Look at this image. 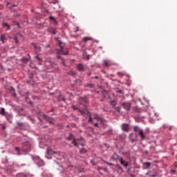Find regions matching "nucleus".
<instances>
[{"label":"nucleus","instance_id":"obj_1","mask_svg":"<svg viewBox=\"0 0 177 177\" xmlns=\"http://www.w3.org/2000/svg\"><path fill=\"white\" fill-rule=\"evenodd\" d=\"M80 102L77 107L73 106L74 110H78L80 112L81 115H85V114H89L88 110L86 109V104L84 103H88V98L86 97H81ZM84 102V103H83Z\"/></svg>","mask_w":177,"mask_h":177},{"label":"nucleus","instance_id":"obj_7","mask_svg":"<svg viewBox=\"0 0 177 177\" xmlns=\"http://www.w3.org/2000/svg\"><path fill=\"white\" fill-rule=\"evenodd\" d=\"M43 117L49 124H55L56 122V120L53 118H50L45 114L43 115Z\"/></svg>","mask_w":177,"mask_h":177},{"label":"nucleus","instance_id":"obj_45","mask_svg":"<svg viewBox=\"0 0 177 177\" xmlns=\"http://www.w3.org/2000/svg\"><path fill=\"white\" fill-rule=\"evenodd\" d=\"M72 75L73 76V77H75V73H72Z\"/></svg>","mask_w":177,"mask_h":177},{"label":"nucleus","instance_id":"obj_33","mask_svg":"<svg viewBox=\"0 0 177 177\" xmlns=\"http://www.w3.org/2000/svg\"><path fill=\"white\" fill-rule=\"evenodd\" d=\"M102 169H103V168H102L100 167H97V171H98L99 172H100V171H102Z\"/></svg>","mask_w":177,"mask_h":177},{"label":"nucleus","instance_id":"obj_23","mask_svg":"<svg viewBox=\"0 0 177 177\" xmlns=\"http://www.w3.org/2000/svg\"><path fill=\"white\" fill-rule=\"evenodd\" d=\"M33 45L36 52H41V47L37 46V44H33Z\"/></svg>","mask_w":177,"mask_h":177},{"label":"nucleus","instance_id":"obj_49","mask_svg":"<svg viewBox=\"0 0 177 177\" xmlns=\"http://www.w3.org/2000/svg\"><path fill=\"white\" fill-rule=\"evenodd\" d=\"M63 100H64V102H65V101H66V99H65V98H63Z\"/></svg>","mask_w":177,"mask_h":177},{"label":"nucleus","instance_id":"obj_44","mask_svg":"<svg viewBox=\"0 0 177 177\" xmlns=\"http://www.w3.org/2000/svg\"><path fill=\"white\" fill-rule=\"evenodd\" d=\"M50 64H51V66H53V65L55 64V63L50 62Z\"/></svg>","mask_w":177,"mask_h":177},{"label":"nucleus","instance_id":"obj_35","mask_svg":"<svg viewBox=\"0 0 177 177\" xmlns=\"http://www.w3.org/2000/svg\"><path fill=\"white\" fill-rule=\"evenodd\" d=\"M116 110H117V111H118V113H120V111H121V108L120 107H116Z\"/></svg>","mask_w":177,"mask_h":177},{"label":"nucleus","instance_id":"obj_29","mask_svg":"<svg viewBox=\"0 0 177 177\" xmlns=\"http://www.w3.org/2000/svg\"><path fill=\"white\" fill-rule=\"evenodd\" d=\"M75 84H77L78 85H82V82L80 80H76L75 81Z\"/></svg>","mask_w":177,"mask_h":177},{"label":"nucleus","instance_id":"obj_38","mask_svg":"<svg viewBox=\"0 0 177 177\" xmlns=\"http://www.w3.org/2000/svg\"><path fill=\"white\" fill-rule=\"evenodd\" d=\"M15 150H16L17 151H20V148L16 147H15Z\"/></svg>","mask_w":177,"mask_h":177},{"label":"nucleus","instance_id":"obj_10","mask_svg":"<svg viewBox=\"0 0 177 177\" xmlns=\"http://www.w3.org/2000/svg\"><path fill=\"white\" fill-rule=\"evenodd\" d=\"M122 131H124V132H128V131H129V125L125 123L122 124Z\"/></svg>","mask_w":177,"mask_h":177},{"label":"nucleus","instance_id":"obj_32","mask_svg":"<svg viewBox=\"0 0 177 177\" xmlns=\"http://www.w3.org/2000/svg\"><path fill=\"white\" fill-rule=\"evenodd\" d=\"M35 59H37V60H38L39 62H41L42 60V59H41V57H39V56H36Z\"/></svg>","mask_w":177,"mask_h":177},{"label":"nucleus","instance_id":"obj_28","mask_svg":"<svg viewBox=\"0 0 177 177\" xmlns=\"http://www.w3.org/2000/svg\"><path fill=\"white\" fill-rule=\"evenodd\" d=\"M116 167L118 168V171L119 172H122V171H124L123 169H122V167H121V166H120V165H118L116 166Z\"/></svg>","mask_w":177,"mask_h":177},{"label":"nucleus","instance_id":"obj_30","mask_svg":"<svg viewBox=\"0 0 177 177\" xmlns=\"http://www.w3.org/2000/svg\"><path fill=\"white\" fill-rule=\"evenodd\" d=\"M90 113H88V114H85V115H88L89 119H88V122H92V116H91V115H89Z\"/></svg>","mask_w":177,"mask_h":177},{"label":"nucleus","instance_id":"obj_26","mask_svg":"<svg viewBox=\"0 0 177 177\" xmlns=\"http://www.w3.org/2000/svg\"><path fill=\"white\" fill-rule=\"evenodd\" d=\"M80 151L81 154H84V153H86V151H88V149H86L85 148H82Z\"/></svg>","mask_w":177,"mask_h":177},{"label":"nucleus","instance_id":"obj_18","mask_svg":"<svg viewBox=\"0 0 177 177\" xmlns=\"http://www.w3.org/2000/svg\"><path fill=\"white\" fill-rule=\"evenodd\" d=\"M146 175H148L150 177H156L157 176V173H151V171H149L146 173Z\"/></svg>","mask_w":177,"mask_h":177},{"label":"nucleus","instance_id":"obj_20","mask_svg":"<svg viewBox=\"0 0 177 177\" xmlns=\"http://www.w3.org/2000/svg\"><path fill=\"white\" fill-rule=\"evenodd\" d=\"M8 113V112L5 111V109L4 108H1V112L0 114H1V115H6Z\"/></svg>","mask_w":177,"mask_h":177},{"label":"nucleus","instance_id":"obj_47","mask_svg":"<svg viewBox=\"0 0 177 177\" xmlns=\"http://www.w3.org/2000/svg\"><path fill=\"white\" fill-rule=\"evenodd\" d=\"M18 125L21 126V125H23V124H21V123H19V124H18Z\"/></svg>","mask_w":177,"mask_h":177},{"label":"nucleus","instance_id":"obj_39","mask_svg":"<svg viewBox=\"0 0 177 177\" xmlns=\"http://www.w3.org/2000/svg\"><path fill=\"white\" fill-rule=\"evenodd\" d=\"M94 127H99V123L94 124Z\"/></svg>","mask_w":177,"mask_h":177},{"label":"nucleus","instance_id":"obj_50","mask_svg":"<svg viewBox=\"0 0 177 177\" xmlns=\"http://www.w3.org/2000/svg\"><path fill=\"white\" fill-rule=\"evenodd\" d=\"M121 92H122L121 90H120V91H119V93H121Z\"/></svg>","mask_w":177,"mask_h":177},{"label":"nucleus","instance_id":"obj_51","mask_svg":"<svg viewBox=\"0 0 177 177\" xmlns=\"http://www.w3.org/2000/svg\"><path fill=\"white\" fill-rule=\"evenodd\" d=\"M7 6H9V3H8Z\"/></svg>","mask_w":177,"mask_h":177},{"label":"nucleus","instance_id":"obj_21","mask_svg":"<svg viewBox=\"0 0 177 177\" xmlns=\"http://www.w3.org/2000/svg\"><path fill=\"white\" fill-rule=\"evenodd\" d=\"M49 19L53 21V23H55V24H57V21H56V19H55L53 16H50Z\"/></svg>","mask_w":177,"mask_h":177},{"label":"nucleus","instance_id":"obj_5","mask_svg":"<svg viewBox=\"0 0 177 177\" xmlns=\"http://www.w3.org/2000/svg\"><path fill=\"white\" fill-rule=\"evenodd\" d=\"M133 132H138L139 136L141 138L142 140H145L146 139V136H145V133L143 132V130L138 126H134L133 127Z\"/></svg>","mask_w":177,"mask_h":177},{"label":"nucleus","instance_id":"obj_13","mask_svg":"<svg viewBox=\"0 0 177 177\" xmlns=\"http://www.w3.org/2000/svg\"><path fill=\"white\" fill-rule=\"evenodd\" d=\"M104 67H110L111 66V62L109 60L104 59L103 61Z\"/></svg>","mask_w":177,"mask_h":177},{"label":"nucleus","instance_id":"obj_31","mask_svg":"<svg viewBox=\"0 0 177 177\" xmlns=\"http://www.w3.org/2000/svg\"><path fill=\"white\" fill-rule=\"evenodd\" d=\"M118 75L119 77H120L121 78H122V77H124V73H121V72H119L118 73Z\"/></svg>","mask_w":177,"mask_h":177},{"label":"nucleus","instance_id":"obj_34","mask_svg":"<svg viewBox=\"0 0 177 177\" xmlns=\"http://www.w3.org/2000/svg\"><path fill=\"white\" fill-rule=\"evenodd\" d=\"M87 86H88V88H93V84H87Z\"/></svg>","mask_w":177,"mask_h":177},{"label":"nucleus","instance_id":"obj_22","mask_svg":"<svg viewBox=\"0 0 177 177\" xmlns=\"http://www.w3.org/2000/svg\"><path fill=\"white\" fill-rule=\"evenodd\" d=\"M3 26L6 27V30H10V26H9L6 22L3 23Z\"/></svg>","mask_w":177,"mask_h":177},{"label":"nucleus","instance_id":"obj_43","mask_svg":"<svg viewBox=\"0 0 177 177\" xmlns=\"http://www.w3.org/2000/svg\"><path fill=\"white\" fill-rule=\"evenodd\" d=\"M17 156H21V153H20V152L19 151V152L17 153Z\"/></svg>","mask_w":177,"mask_h":177},{"label":"nucleus","instance_id":"obj_17","mask_svg":"<svg viewBox=\"0 0 177 177\" xmlns=\"http://www.w3.org/2000/svg\"><path fill=\"white\" fill-rule=\"evenodd\" d=\"M49 32H51V34H53L55 35V34H57V31H56V29L55 28H50L48 29Z\"/></svg>","mask_w":177,"mask_h":177},{"label":"nucleus","instance_id":"obj_52","mask_svg":"<svg viewBox=\"0 0 177 177\" xmlns=\"http://www.w3.org/2000/svg\"><path fill=\"white\" fill-rule=\"evenodd\" d=\"M111 103H113V101H111Z\"/></svg>","mask_w":177,"mask_h":177},{"label":"nucleus","instance_id":"obj_2","mask_svg":"<svg viewBox=\"0 0 177 177\" xmlns=\"http://www.w3.org/2000/svg\"><path fill=\"white\" fill-rule=\"evenodd\" d=\"M55 40L57 41V44L59 48L56 49L57 55H64V56L68 55V50L67 49V48L64 47V43L59 40L58 37H56Z\"/></svg>","mask_w":177,"mask_h":177},{"label":"nucleus","instance_id":"obj_3","mask_svg":"<svg viewBox=\"0 0 177 177\" xmlns=\"http://www.w3.org/2000/svg\"><path fill=\"white\" fill-rule=\"evenodd\" d=\"M72 140V145L73 146H75V147H78V145H81L82 147H84V144L83 143H80V140H82L83 138L81 139H75L74 138V136L71 133L69 134L68 137L67 138L68 140Z\"/></svg>","mask_w":177,"mask_h":177},{"label":"nucleus","instance_id":"obj_19","mask_svg":"<svg viewBox=\"0 0 177 177\" xmlns=\"http://www.w3.org/2000/svg\"><path fill=\"white\" fill-rule=\"evenodd\" d=\"M6 36L5 35H1L0 40L2 41L3 44L5 43L6 41H7Z\"/></svg>","mask_w":177,"mask_h":177},{"label":"nucleus","instance_id":"obj_6","mask_svg":"<svg viewBox=\"0 0 177 177\" xmlns=\"http://www.w3.org/2000/svg\"><path fill=\"white\" fill-rule=\"evenodd\" d=\"M47 154L49 156H54L55 157H57L62 154L60 151H55L50 148H48L47 150Z\"/></svg>","mask_w":177,"mask_h":177},{"label":"nucleus","instance_id":"obj_37","mask_svg":"<svg viewBox=\"0 0 177 177\" xmlns=\"http://www.w3.org/2000/svg\"><path fill=\"white\" fill-rule=\"evenodd\" d=\"M170 172H171V174H175V172H176V170H174V169H171V170H170Z\"/></svg>","mask_w":177,"mask_h":177},{"label":"nucleus","instance_id":"obj_12","mask_svg":"<svg viewBox=\"0 0 177 177\" xmlns=\"http://www.w3.org/2000/svg\"><path fill=\"white\" fill-rule=\"evenodd\" d=\"M151 167V163L150 162H146L143 165V169H149Z\"/></svg>","mask_w":177,"mask_h":177},{"label":"nucleus","instance_id":"obj_48","mask_svg":"<svg viewBox=\"0 0 177 177\" xmlns=\"http://www.w3.org/2000/svg\"><path fill=\"white\" fill-rule=\"evenodd\" d=\"M95 78V80H97L98 77H97V76H96Z\"/></svg>","mask_w":177,"mask_h":177},{"label":"nucleus","instance_id":"obj_8","mask_svg":"<svg viewBox=\"0 0 177 177\" xmlns=\"http://www.w3.org/2000/svg\"><path fill=\"white\" fill-rule=\"evenodd\" d=\"M121 165H122L123 167H124V168H127L128 167V165H129V164L128 163V162L124 160V158L122 157L120 158L119 160Z\"/></svg>","mask_w":177,"mask_h":177},{"label":"nucleus","instance_id":"obj_46","mask_svg":"<svg viewBox=\"0 0 177 177\" xmlns=\"http://www.w3.org/2000/svg\"><path fill=\"white\" fill-rule=\"evenodd\" d=\"M46 48H49V44H47V45L46 46Z\"/></svg>","mask_w":177,"mask_h":177},{"label":"nucleus","instance_id":"obj_53","mask_svg":"<svg viewBox=\"0 0 177 177\" xmlns=\"http://www.w3.org/2000/svg\"><path fill=\"white\" fill-rule=\"evenodd\" d=\"M17 26H18V27H19V24H17Z\"/></svg>","mask_w":177,"mask_h":177},{"label":"nucleus","instance_id":"obj_14","mask_svg":"<svg viewBox=\"0 0 177 177\" xmlns=\"http://www.w3.org/2000/svg\"><path fill=\"white\" fill-rule=\"evenodd\" d=\"M77 68L79 71H85V69L84 68V65L82 64H79L77 65Z\"/></svg>","mask_w":177,"mask_h":177},{"label":"nucleus","instance_id":"obj_42","mask_svg":"<svg viewBox=\"0 0 177 177\" xmlns=\"http://www.w3.org/2000/svg\"><path fill=\"white\" fill-rule=\"evenodd\" d=\"M62 64H64V66H65V64H64V59H62Z\"/></svg>","mask_w":177,"mask_h":177},{"label":"nucleus","instance_id":"obj_54","mask_svg":"<svg viewBox=\"0 0 177 177\" xmlns=\"http://www.w3.org/2000/svg\"><path fill=\"white\" fill-rule=\"evenodd\" d=\"M3 129H5V127H3Z\"/></svg>","mask_w":177,"mask_h":177},{"label":"nucleus","instance_id":"obj_41","mask_svg":"<svg viewBox=\"0 0 177 177\" xmlns=\"http://www.w3.org/2000/svg\"><path fill=\"white\" fill-rule=\"evenodd\" d=\"M57 59H62V57L60 55L57 56Z\"/></svg>","mask_w":177,"mask_h":177},{"label":"nucleus","instance_id":"obj_27","mask_svg":"<svg viewBox=\"0 0 177 177\" xmlns=\"http://www.w3.org/2000/svg\"><path fill=\"white\" fill-rule=\"evenodd\" d=\"M124 156H125V157H127V158H131V153L129 152H126L124 153Z\"/></svg>","mask_w":177,"mask_h":177},{"label":"nucleus","instance_id":"obj_16","mask_svg":"<svg viewBox=\"0 0 177 177\" xmlns=\"http://www.w3.org/2000/svg\"><path fill=\"white\" fill-rule=\"evenodd\" d=\"M123 107L124 109H125L126 110H130L131 109V103H124L123 104Z\"/></svg>","mask_w":177,"mask_h":177},{"label":"nucleus","instance_id":"obj_40","mask_svg":"<svg viewBox=\"0 0 177 177\" xmlns=\"http://www.w3.org/2000/svg\"><path fill=\"white\" fill-rule=\"evenodd\" d=\"M15 42L16 44H18L19 41L17 40V38H15Z\"/></svg>","mask_w":177,"mask_h":177},{"label":"nucleus","instance_id":"obj_15","mask_svg":"<svg viewBox=\"0 0 177 177\" xmlns=\"http://www.w3.org/2000/svg\"><path fill=\"white\" fill-rule=\"evenodd\" d=\"M120 158H121V157L120 156H118V154H117L115 153H114L112 155V160H114L115 161L117 160H120Z\"/></svg>","mask_w":177,"mask_h":177},{"label":"nucleus","instance_id":"obj_4","mask_svg":"<svg viewBox=\"0 0 177 177\" xmlns=\"http://www.w3.org/2000/svg\"><path fill=\"white\" fill-rule=\"evenodd\" d=\"M22 151L26 154H28L31 151V144L30 142L26 141L22 143Z\"/></svg>","mask_w":177,"mask_h":177},{"label":"nucleus","instance_id":"obj_9","mask_svg":"<svg viewBox=\"0 0 177 177\" xmlns=\"http://www.w3.org/2000/svg\"><path fill=\"white\" fill-rule=\"evenodd\" d=\"M94 120H96L97 121H100V122H103V118H100V116H99V115L95 113L93 115Z\"/></svg>","mask_w":177,"mask_h":177},{"label":"nucleus","instance_id":"obj_24","mask_svg":"<svg viewBox=\"0 0 177 177\" xmlns=\"http://www.w3.org/2000/svg\"><path fill=\"white\" fill-rule=\"evenodd\" d=\"M93 39L91 37H85L83 38V41H85V42H86V41H92Z\"/></svg>","mask_w":177,"mask_h":177},{"label":"nucleus","instance_id":"obj_36","mask_svg":"<svg viewBox=\"0 0 177 177\" xmlns=\"http://www.w3.org/2000/svg\"><path fill=\"white\" fill-rule=\"evenodd\" d=\"M106 163L108 165H111V167H113V165H114V164L110 163V162H106Z\"/></svg>","mask_w":177,"mask_h":177},{"label":"nucleus","instance_id":"obj_11","mask_svg":"<svg viewBox=\"0 0 177 177\" xmlns=\"http://www.w3.org/2000/svg\"><path fill=\"white\" fill-rule=\"evenodd\" d=\"M4 117H6V120L8 121V122H10V124H12V115L10 113H7Z\"/></svg>","mask_w":177,"mask_h":177},{"label":"nucleus","instance_id":"obj_25","mask_svg":"<svg viewBox=\"0 0 177 177\" xmlns=\"http://www.w3.org/2000/svg\"><path fill=\"white\" fill-rule=\"evenodd\" d=\"M23 63H25V64H27L28 63V58H26V57H23L21 59Z\"/></svg>","mask_w":177,"mask_h":177}]
</instances>
